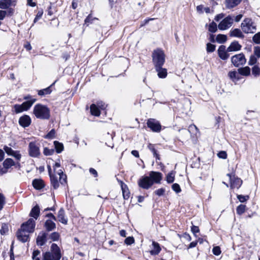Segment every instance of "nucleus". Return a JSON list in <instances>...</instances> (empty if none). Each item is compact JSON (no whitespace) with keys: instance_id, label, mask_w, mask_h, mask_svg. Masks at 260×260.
I'll return each mask as SVG.
<instances>
[{"instance_id":"4","label":"nucleus","mask_w":260,"mask_h":260,"mask_svg":"<svg viewBox=\"0 0 260 260\" xmlns=\"http://www.w3.org/2000/svg\"><path fill=\"white\" fill-rule=\"evenodd\" d=\"M243 31L246 34H253L255 32L256 27L254 23L251 18H245L241 24Z\"/></svg>"},{"instance_id":"22","label":"nucleus","mask_w":260,"mask_h":260,"mask_svg":"<svg viewBox=\"0 0 260 260\" xmlns=\"http://www.w3.org/2000/svg\"><path fill=\"white\" fill-rule=\"evenodd\" d=\"M40 207L38 205H37L31 209L29 215L35 219H37L40 216Z\"/></svg>"},{"instance_id":"37","label":"nucleus","mask_w":260,"mask_h":260,"mask_svg":"<svg viewBox=\"0 0 260 260\" xmlns=\"http://www.w3.org/2000/svg\"><path fill=\"white\" fill-rule=\"evenodd\" d=\"M216 41L220 44H223L227 41V36L225 35L218 34L216 38Z\"/></svg>"},{"instance_id":"19","label":"nucleus","mask_w":260,"mask_h":260,"mask_svg":"<svg viewBox=\"0 0 260 260\" xmlns=\"http://www.w3.org/2000/svg\"><path fill=\"white\" fill-rule=\"evenodd\" d=\"M242 46L238 41H234L232 42L227 48L228 52L237 51L241 50Z\"/></svg>"},{"instance_id":"59","label":"nucleus","mask_w":260,"mask_h":260,"mask_svg":"<svg viewBox=\"0 0 260 260\" xmlns=\"http://www.w3.org/2000/svg\"><path fill=\"white\" fill-rule=\"evenodd\" d=\"M213 253L215 255H219L221 253L220 248L219 246L213 247L212 249Z\"/></svg>"},{"instance_id":"24","label":"nucleus","mask_w":260,"mask_h":260,"mask_svg":"<svg viewBox=\"0 0 260 260\" xmlns=\"http://www.w3.org/2000/svg\"><path fill=\"white\" fill-rule=\"evenodd\" d=\"M155 69L159 78H165L167 77V71L166 69L163 68L162 66L155 67Z\"/></svg>"},{"instance_id":"58","label":"nucleus","mask_w":260,"mask_h":260,"mask_svg":"<svg viewBox=\"0 0 260 260\" xmlns=\"http://www.w3.org/2000/svg\"><path fill=\"white\" fill-rule=\"evenodd\" d=\"M254 55L256 56L257 58L260 57V47L255 46L254 47Z\"/></svg>"},{"instance_id":"53","label":"nucleus","mask_w":260,"mask_h":260,"mask_svg":"<svg viewBox=\"0 0 260 260\" xmlns=\"http://www.w3.org/2000/svg\"><path fill=\"white\" fill-rule=\"evenodd\" d=\"M172 188L176 193H179L181 191L180 185L177 183H174L172 185Z\"/></svg>"},{"instance_id":"50","label":"nucleus","mask_w":260,"mask_h":260,"mask_svg":"<svg viewBox=\"0 0 260 260\" xmlns=\"http://www.w3.org/2000/svg\"><path fill=\"white\" fill-rule=\"evenodd\" d=\"M5 203V197L3 194L0 193V211L3 209Z\"/></svg>"},{"instance_id":"35","label":"nucleus","mask_w":260,"mask_h":260,"mask_svg":"<svg viewBox=\"0 0 260 260\" xmlns=\"http://www.w3.org/2000/svg\"><path fill=\"white\" fill-rule=\"evenodd\" d=\"M239 73L243 76H248L250 73V69L248 67L241 68L238 69Z\"/></svg>"},{"instance_id":"47","label":"nucleus","mask_w":260,"mask_h":260,"mask_svg":"<svg viewBox=\"0 0 260 260\" xmlns=\"http://www.w3.org/2000/svg\"><path fill=\"white\" fill-rule=\"evenodd\" d=\"M252 40L255 44H260V32L255 34L252 37Z\"/></svg>"},{"instance_id":"33","label":"nucleus","mask_w":260,"mask_h":260,"mask_svg":"<svg viewBox=\"0 0 260 260\" xmlns=\"http://www.w3.org/2000/svg\"><path fill=\"white\" fill-rule=\"evenodd\" d=\"M57 174L59 176V182L61 184L64 185L67 183V176L63 173L62 170L57 171Z\"/></svg>"},{"instance_id":"49","label":"nucleus","mask_w":260,"mask_h":260,"mask_svg":"<svg viewBox=\"0 0 260 260\" xmlns=\"http://www.w3.org/2000/svg\"><path fill=\"white\" fill-rule=\"evenodd\" d=\"M229 77L234 81L235 80H238V74L236 71H231L228 74Z\"/></svg>"},{"instance_id":"27","label":"nucleus","mask_w":260,"mask_h":260,"mask_svg":"<svg viewBox=\"0 0 260 260\" xmlns=\"http://www.w3.org/2000/svg\"><path fill=\"white\" fill-rule=\"evenodd\" d=\"M3 166L8 170L12 166L15 165V162L11 158H6L3 163Z\"/></svg>"},{"instance_id":"60","label":"nucleus","mask_w":260,"mask_h":260,"mask_svg":"<svg viewBox=\"0 0 260 260\" xmlns=\"http://www.w3.org/2000/svg\"><path fill=\"white\" fill-rule=\"evenodd\" d=\"M40 254V251L39 250H34L32 255V259L33 260H37L38 259H40L39 257L37 256Z\"/></svg>"},{"instance_id":"18","label":"nucleus","mask_w":260,"mask_h":260,"mask_svg":"<svg viewBox=\"0 0 260 260\" xmlns=\"http://www.w3.org/2000/svg\"><path fill=\"white\" fill-rule=\"evenodd\" d=\"M16 5V1L15 0H1L0 1V9H7L10 7Z\"/></svg>"},{"instance_id":"7","label":"nucleus","mask_w":260,"mask_h":260,"mask_svg":"<svg viewBox=\"0 0 260 260\" xmlns=\"http://www.w3.org/2000/svg\"><path fill=\"white\" fill-rule=\"evenodd\" d=\"M231 61L236 67L242 66L246 63V59L243 53H239L231 57Z\"/></svg>"},{"instance_id":"29","label":"nucleus","mask_w":260,"mask_h":260,"mask_svg":"<svg viewBox=\"0 0 260 260\" xmlns=\"http://www.w3.org/2000/svg\"><path fill=\"white\" fill-rule=\"evenodd\" d=\"M55 150L57 153H60L64 150V146L62 143L57 141H55L53 142Z\"/></svg>"},{"instance_id":"56","label":"nucleus","mask_w":260,"mask_h":260,"mask_svg":"<svg viewBox=\"0 0 260 260\" xmlns=\"http://www.w3.org/2000/svg\"><path fill=\"white\" fill-rule=\"evenodd\" d=\"M257 62V58L254 55H251L248 62V64L250 66L253 65Z\"/></svg>"},{"instance_id":"55","label":"nucleus","mask_w":260,"mask_h":260,"mask_svg":"<svg viewBox=\"0 0 260 260\" xmlns=\"http://www.w3.org/2000/svg\"><path fill=\"white\" fill-rule=\"evenodd\" d=\"M191 231L196 237H197V234L199 233L200 229L198 226L192 225L191 227Z\"/></svg>"},{"instance_id":"38","label":"nucleus","mask_w":260,"mask_h":260,"mask_svg":"<svg viewBox=\"0 0 260 260\" xmlns=\"http://www.w3.org/2000/svg\"><path fill=\"white\" fill-rule=\"evenodd\" d=\"M246 207L245 205L240 204L236 208L237 213L239 215H242V214H243L245 212V210H246Z\"/></svg>"},{"instance_id":"46","label":"nucleus","mask_w":260,"mask_h":260,"mask_svg":"<svg viewBox=\"0 0 260 260\" xmlns=\"http://www.w3.org/2000/svg\"><path fill=\"white\" fill-rule=\"evenodd\" d=\"M206 50L208 53H211L215 51V45L212 44L210 43H208L206 45Z\"/></svg>"},{"instance_id":"12","label":"nucleus","mask_w":260,"mask_h":260,"mask_svg":"<svg viewBox=\"0 0 260 260\" xmlns=\"http://www.w3.org/2000/svg\"><path fill=\"white\" fill-rule=\"evenodd\" d=\"M18 122L20 125L25 128L30 125L31 120L29 116L24 115L19 118Z\"/></svg>"},{"instance_id":"51","label":"nucleus","mask_w":260,"mask_h":260,"mask_svg":"<svg viewBox=\"0 0 260 260\" xmlns=\"http://www.w3.org/2000/svg\"><path fill=\"white\" fill-rule=\"evenodd\" d=\"M4 149L6 153L9 155H12L13 154L14 152L15 151L13 150L11 147H9L8 146H5L4 147Z\"/></svg>"},{"instance_id":"32","label":"nucleus","mask_w":260,"mask_h":260,"mask_svg":"<svg viewBox=\"0 0 260 260\" xmlns=\"http://www.w3.org/2000/svg\"><path fill=\"white\" fill-rule=\"evenodd\" d=\"M50 181L51 186L53 187V189H56L59 187V183L58 181L57 177L55 175L51 176Z\"/></svg>"},{"instance_id":"26","label":"nucleus","mask_w":260,"mask_h":260,"mask_svg":"<svg viewBox=\"0 0 260 260\" xmlns=\"http://www.w3.org/2000/svg\"><path fill=\"white\" fill-rule=\"evenodd\" d=\"M241 0H225V5L227 8L231 9L238 6Z\"/></svg>"},{"instance_id":"13","label":"nucleus","mask_w":260,"mask_h":260,"mask_svg":"<svg viewBox=\"0 0 260 260\" xmlns=\"http://www.w3.org/2000/svg\"><path fill=\"white\" fill-rule=\"evenodd\" d=\"M228 176L230 178L231 181V187L232 188H236L238 189L241 186L242 180L240 178H235L234 176L232 177V176L230 174H228Z\"/></svg>"},{"instance_id":"62","label":"nucleus","mask_w":260,"mask_h":260,"mask_svg":"<svg viewBox=\"0 0 260 260\" xmlns=\"http://www.w3.org/2000/svg\"><path fill=\"white\" fill-rule=\"evenodd\" d=\"M165 192V189L161 188L157 189L154 192L156 195H157L158 196H161L164 194Z\"/></svg>"},{"instance_id":"25","label":"nucleus","mask_w":260,"mask_h":260,"mask_svg":"<svg viewBox=\"0 0 260 260\" xmlns=\"http://www.w3.org/2000/svg\"><path fill=\"white\" fill-rule=\"evenodd\" d=\"M230 36L231 37H237L243 39L244 38V35L243 34L241 30L239 28H235L230 31Z\"/></svg>"},{"instance_id":"1","label":"nucleus","mask_w":260,"mask_h":260,"mask_svg":"<svg viewBox=\"0 0 260 260\" xmlns=\"http://www.w3.org/2000/svg\"><path fill=\"white\" fill-rule=\"evenodd\" d=\"M33 113L40 119H48L50 117V110L45 105L41 104L36 105L34 107Z\"/></svg>"},{"instance_id":"2","label":"nucleus","mask_w":260,"mask_h":260,"mask_svg":"<svg viewBox=\"0 0 260 260\" xmlns=\"http://www.w3.org/2000/svg\"><path fill=\"white\" fill-rule=\"evenodd\" d=\"M51 251V252H46L43 253V260H60L61 257V251L56 244H52Z\"/></svg>"},{"instance_id":"11","label":"nucleus","mask_w":260,"mask_h":260,"mask_svg":"<svg viewBox=\"0 0 260 260\" xmlns=\"http://www.w3.org/2000/svg\"><path fill=\"white\" fill-rule=\"evenodd\" d=\"M26 231L23 230L22 228H20L17 232V237L18 240L24 243L27 242L29 239V234Z\"/></svg>"},{"instance_id":"10","label":"nucleus","mask_w":260,"mask_h":260,"mask_svg":"<svg viewBox=\"0 0 260 260\" xmlns=\"http://www.w3.org/2000/svg\"><path fill=\"white\" fill-rule=\"evenodd\" d=\"M147 126L153 132L158 133L161 130V125L159 121L155 119H149L147 122Z\"/></svg>"},{"instance_id":"54","label":"nucleus","mask_w":260,"mask_h":260,"mask_svg":"<svg viewBox=\"0 0 260 260\" xmlns=\"http://www.w3.org/2000/svg\"><path fill=\"white\" fill-rule=\"evenodd\" d=\"M96 105L99 109H101V110L105 109L107 107V105H106V104L104 102L101 101H98L96 103Z\"/></svg>"},{"instance_id":"57","label":"nucleus","mask_w":260,"mask_h":260,"mask_svg":"<svg viewBox=\"0 0 260 260\" xmlns=\"http://www.w3.org/2000/svg\"><path fill=\"white\" fill-rule=\"evenodd\" d=\"M237 198L240 202L244 203L249 199V197L248 196L238 195Z\"/></svg>"},{"instance_id":"9","label":"nucleus","mask_w":260,"mask_h":260,"mask_svg":"<svg viewBox=\"0 0 260 260\" xmlns=\"http://www.w3.org/2000/svg\"><path fill=\"white\" fill-rule=\"evenodd\" d=\"M153 184V181L149 176H144L138 181L139 186L145 189H149Z\"/></svg>"},{"instance_id":"21","label":"nucleus","mask_w":260,"mask_h":260,"mask_svg":"<svg viewBox=\"0 0 260 260\" xmlns=\"http://www.w3.org/2000/svg\"><path fill=\"white\" fill-rule=\"evenodd\" d=\"M32 185L37 190H41L45 187V184L43 180L35 179L32 181Z\"/></svg>"},{"instance_id":"52","label":"nucleus","mask_w":260,"mask_h":260,"mask_svg":"<svg viewBox=\"0 0 260 260\" xmlns=\"http://www.w3.org/2000/svg\"><path fill=\"white\" fill-rule=\"evenodd\" d=\"M135 242V240L133 237H128L124 240V243L127 245H130Z\"/></svg>"},{"instance_id":"3","label":"nucleus","mask_w":260,"mask_h":260,"mask_svg":"<svg viewBox=\"0 0 260 260\" xmlns=\"http://www.w3.org/2000/svg\"><path fill=\"white\" fill-rule=\"evenodd\" d=\"M152 58L155 68L163 66L165 61V54L161 49L158 48L153 50Z\"/></svg>"},{"instance_id":"14","label":"nucleus","mask_w":260,"mask_h":260,"mask_svg":"<svg viewBox=\"0 0 260 260\" xmlns=\"http://www.w3.org/2000/svg\"><path fill=\"white\" fill-rule=\"evenodd\" d=\"M47 233L42 232L39 233L36 239V243L38 246H42L45 245L47 242Z\"/></svg>"},{"instance_id":"43","label":"nucleus","mask_w":260,"mask_h":260,"mask_svg":"<svg viewBox=\"0 0 260 260\" xmlns=\"http://www.w3.org/2000/svg\"><path fill=\"white\" fill-rule=\"evenodd\" d=\"M217 25L214 22H212L209 24L208 30L211 32L214 33L217 31Z\"/></svg>"},{"instance_id":"41","label":"nucleus","mask_w":260,"mask_h":260,"mask_svg":"<svg viewBox=\"0 0 260 260\" xmlns=\"http://www.w3.org/2000/svg\"><path fill=\"white\" fill-rule=\"evenodd\" d=\"M96 19L95 17H93L91 14L88 15V16L85 18L84 20V24L86 26H88L90 23H92L93 20Z\"/></svg>"},{"instance_id":"39","label":"nucleus","mask_w":260,"mask_h":260,"mask_svg":"<svg viewBox=\"0 0 260 260\" xmlns=\"http://www.w3.org/2000/svg\"><path fill=\"white\" fill-rule=\"evenodd\" d=\"M252 74L255 77L260 75V68L257 66H254L252 68Z\"/></svg>"},{"instance_id":"48","label":"nucleus","mask_w":260,"mask_h":260,"mask_svg":"<svg viewBox=\"0 0 260 260\" xmlns=\"http://www.w3.org/2000/svg\"><path fill=\"white\" fill-rule=\"evenodd\" d=\"M9 231L8 224L6 223H3L2 225L0 233L2 235H4L6 234Z\"/></svg>"},{"instance_id":"28","label":"nucleus","mask_w":260,"mask_h":260,"mask_svg":"<svg viewBox=\"0 0 260 260\" xmlns=\"http://www.w3.org/2000/svg\"><path fill=\"white\" fill-rule=\"evenodd\" d=\"M91 114L95 116H99L101 112L99 108L94 104H92L90 107Z\"/></svg>"},{"instance_id":"63","label":"nucleus","mask_w":260,"mask_h":260,"mask_svg":"<svg viewBox=\"0 0 260 260\" xmlns=\"http://www.w3.org/2000/svg\"><path fill=\"white\" fill-rule=\"evenodd\" d=\"M148 149L153 153V154H156L157 151L154 148V146L153 144H149L148 145Z\"/></svg>"},{"instance_id":"16","label":"nucleus","mask_w":260,"mask_h":260,"mask_svg":"<svg viewBox=\"0 0 260 260\" xmlns=\"http://www.w3.org/2000/svg\"><path fill=\"white\" fill-rule=\"evenodd\" d=\"M57 220L63 224H67L68 218L65 217V211L63 208H61L58 212Z\"/></svg>"},{"instance_id":"8","label":"nucleus","mask_w":260,"mask_h":260,"mask_svg":"<svg viewBox=\"0 0 260 260\" xmlns=\"http://www.w3.org/2000/svg\"><path fill=\"white\" fill-rule=\"evenodd\" d=\"M36 225V222L32 218H29L27 221L23 223L21 228L26 231L27 233H32L34 232Z\"/></svg>"},{"instance_id":"34","label":"nucleus","mask_w":260,"mask_h":260,"mask_svg":"<svg viewBox=\"0 0 260 260\" xmlns=\"http://www.w3.org/2000/svg\"><path fill=\"white\" fill-rule=\"evenodd\" d=\"M54 84V83H53L50 86L48 87L47 88H44V89L38 90V95H40V96H43V95H46V94H50L51 93V92H52V90L51 89V87Z\"/></svg>"},{"instance_id":"23","label":"nucleus","mask_w":260,"mask_h":260,"mask_svg":"<svg viewBox=\"0 0 260 260\" xmlns=\"http://www.w3.org/2000/svg\"><path fill=\"white\" fill-rule=\"evenodd\" d=\"M153 249L150 251V253L152 255H157L161 250L159 244L155 241L152 242V244Z\"/></svg>"},{"instance_id":"44","label":"nucleus","mask_w":260,"mask_h":260,"mask_svg":"<svg viewBox=\"0 0 260 260\" xmlns=\"http://www.w3.org/2000/svg\"><path fill=\"white\" fill-rule=\"evenodd\" d=\"M59 237L60 235L57 232H53L49 236L50 239H51L53 241H58L59 239Z\"/></svg>"},{"instance_id":"30","label":"nucleus","mask_w":260,"mask_h":260,"mask_svg":"<svg viewBox=\"0 0 260 260\" xmlns=\"http://www.w3.org/2000/svg\"><path fill=\"white\" fill-rule=\"evenodd\" d=\"M121 187L122 191L123 198L125 200H127L129 197V192L128 190V188L126 185L123 183L122 182H121Z\"/></svg>"},{"instance_id":"61","label":"nucleus","mask_w":260,"mask_h":260,"mask_svg":"<svg viewBox=\"0 0 260 260\" xmlns=\"http://www.w3.org/2000/svg\"><path fill=\"white\" fill-rule=\"evenodd\" d=\"M12 156L14 157L17 160H20L21 158V155L18 151H15Z\"/></svg>"},{"instance_id":"6","label":"nucleus","mask_w":260,"mask_h":260,"mask_svg":"<svg viewBox=\"0 0 260 260\" xmlns=\"http://www.w3.org/2000/svg\"><path fill=\"white\" fill-rule=\"evenodd\" d=\"M234 22V16L228 15L224 18L218 25L220 30H224L231 27Z\"/></svg>"},{"instance_id":"20","label":"nucleus","mask_w":260,"mask_h":260,"mask_svg":"<svg viewBox=\"0 0 260 260\" xmlns=\"http://www.w3.org/2000/svg\"><path fill=\"white\" fill-rule=\"evenodd\" d=\"M44 226L47 232L52 231L56 229L55 223L50 219L46 220Z\"/></svg>"},{"instance_id":"36","label":"nucleus","mask_w":260,"mask_h":260,"mask_svg":"<svg viewBox=\"0 0 260 260\" xmlns=\"http://www.w3.org/2000/svg\"><path fill=\"white\" fill-rule=\"evenodd\" d=\"M12 111L16 114H18L26 111L21 105L15 104L13 106Z\"/></svg>"},{"instance_id":"45","label":"nucleus","mask_w":260,"mask_h":260,"mask_svg":"<svg viewBox=\"0 0 260 260\" xmlns=\"http://www.w3.org/2000/svg\"><path fill=\"white\" fill-rule=\"evenodd\" d=\"M55 137V131L52 129L46 136H44L45 139H52Z\"/></svg>"},{"instance_id":"17","label":"nucleus","mask_w":260,"mask_h":260,"mask_svg":"<svg viewBox=\"0 0 260 260\" xmlns=\"http://www.w3.org/2000/svg\"><path fill=\"white\" fill-rule=\"evenodd\" d=\"M226 51V47L224 45L219 46L218 49V56L222 60H226L229 57V54Z\"/></svg>"},{"instance_id":"15","label":"nucleus","mask_w":260,"mask_h":260,"mask_svg":"<svg viewBox=\"0 0 260 260\" xmlns=\"http://www.w3.org/2000/svg\"><path fill=\"white\" fill-rule=\"evenodd\" d=\"M149 177L152 179L153 181V183H159L162 179V175L160 172L151 171L149 173Z\"/></svg>"},{"instance_id":"40","label":"nucleus","mask_w":260,"mask_h":260,"mask_svg":"<svg viewBox=\"0 0 260 260\" xmlns=\"http://www.w3.org/2000/svg\"><path fill=\"white\" fill-rule=\"evenodd\" d=\"M175 175L173 172L169 173L166 177V180L168 183H172L174 182Z\"/></svg>"},{"instance_id":"5","label":"nucleus","mask_w":260,"mask_h":260,"mask_svg":"<svg viewBox=\"0 0 260 260\" xmlns=\"http://www.w3.org/2000/svg\"><path fill=\"white\" fill-rule=\"evenodd\" d=\"M28 152L29 155L32 157H39L41 155L39 144L35 142L29 143Z\"/></svg>"},{"instance_id":"31","label":"nucleus","mask_w":260,"mask_h":260,"mask_svg":"<svg viewBox=\"0 0 260 260\" xmlns=\"http://www.w3.org/2000/svg\"><path fill=\"white\" fill-rule=\"evenodd\" d=\"M36 101V99H31L23 102L21 105L25 111H27L31 107L33 104Z\"/></svg>"},{"instance_id":"42","label":"nucleus","mask_w":260,"mask_h":260,"mask_svg":"<svg viewBox=\"0 0 260 260\" xmlns=\"http://www.w3.org/2000/svg\"><path fill=\"white\" fill-rule=\"evenodd\" d=\"M54 149H49L47 147L44 148L43 154L46 156L52 155L54 153Z\"/></svg>"},{"instance_id":"64","label":"nucleus","mask_w":260,"mask_h":260,"mask_svg":"<svg viewBox=\"0 0 260 260\" xmlns=\"http://www.w3.org/2000/svg\"><path fill=\"white\" fill-rule=\"evenodd\" d=\"M218 156L219 158H223V159H225V158H226V157H227V154H226V152L223 151H222L219 152L218 153Z\"/></svg>"}]
</instances>
